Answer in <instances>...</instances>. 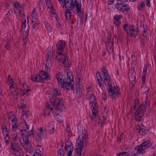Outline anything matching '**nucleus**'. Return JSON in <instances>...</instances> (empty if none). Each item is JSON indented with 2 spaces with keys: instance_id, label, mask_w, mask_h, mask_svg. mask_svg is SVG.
Listing matches in <instances>:
<instances>
[{
  "instance_id": "f257e3e1",
  "label": "nucleus",
  "mask_w": 156,
  "mask_h": 156,
  "mask_svg": "<svg viewBox=\"0 0 156 156\" xmlns=\"http://www.w3.org/2000/svg\"><path fill=\"white\" fill-rule=\"evenodd\" d=\"M146 101L147 100L142 103L140 107H139L140 102L138 100H135L133 101L134 106L132 109L134 110L136 107H138V108L135 113V118L137 121H140L144 116V114L146 111L147 108V103Z\"/></svg>"
},
{
  "instance_id": "f03ea898",
  "label": "nucleus",
  "mask_w": 156,
  "mask_h": 156,
  "mask_svg": "<svg viewBox=\"0 0 156 156\" xmlns=\"http://www.w3.org/2000/svg\"><path fill=\"white\" fill-rule=\"evenodd\" d=\"M87 140L86 136H82L81 138L80 136L77 137L76 140L75 151L77 156H84V152L82 149L83 148L84 145L86 144Z\"/></svg>"
},
{
  "instance_id": "7ed1b4c3",
  "label": "nucleus",
  "mask_w": 156,
  "mask_h": 156,
  "mask_svg": "<svg viewBox=\"0 0 156 156\" xmlns=\"http://www.w3.org/2000/svg\"><path fill=\"white\" fill-rule=\"evenodd\" d=\"M123 30L128 34L129 32L130 33V36L132 37H135L137 35V31L136 28L133 25L129 26L128 24H125L123 26Z\"/></svg>"
},
{
  "instance_id": "20e7f679",
  "label": "nucleus",
  "mask_w": 156,
  "mask_h": 156,
  "mask_svg": "<svg viewBox=\"0 0 156 156\" xmlns=\"http://www.w3.org/2000/svg\"><path fill=\"white\" fill-rule=\"evenodd\" d=\"M51 101L53 106V108H55L56 110H61L63 108H65L62 102L56 96H53V97L51 99Z\"/></svg>"
},
{
  "instance_id": "39448f33",
  "label": "nucleus",
  "mask_w": 156,
  "mask_h": 156,
  "mask_svg": "<svg viewBox=\"0 0 156 156\" xmlns=\"http://www.w3.org/2000/svg\"><path fill=\"white\" fill-rule=\"evenodd\" d=\"M80 3H78L77 0H64L61 4V5L63 7H65L66 8H67L71 9V10H73L75 8V7H76L77 5H79Z\"/></svg>"
},
{
  "instance_id": "423d86ee",
  "label": "nucleus",
  "mask_w": 156,
  "mask_h": 156,
  "mask_svg": "<svg viewBox=\"0 0 156 156\" xmlns=\"http://www.w3.org/2000/svg\"><path fill=\"white\" fill-rule=\"evenodd\" d=\"M31 16L32 17V23L33 28L34 29H38V26L39 24V21L37 17V16L35 9H34Z\"/></svg>"
},
{
  "instance_id": "0eeeda50",
  "label": "nucleus",
  "mask_w": 156,
  "mask_h": 156,
  "mask_svg": "<svg viewBox=\"0 0 156 156\" xmlns=\"http://www.w3.org/2000/svg\"><path fill=\"white\" fill-rule=\"evenodd\" d=\"M8 117L9 120L12 122V130L15 132L16 130L17 127V119L12 112L9 113Z\"/></svg>"
},
{
  "instance_id": "6e6552de",
  "label": "nucleus",
  "mask_w": 156,
  "mask_h": 156,
  "mask_svg": "<svg viewBox=\"0 0 156 156\" xmlns=\"http://www.w3.org/2000/svg\"><path fill=\"white\" fill-rule=\"evenodd\" d=\"M56 45L57 51L56 53L58 55H61L63 51L64 50L65 45V41L62 40H60L56 44Z\"/></svg>"
},
{
  "instance_id": "1a4fd4ad",
  "label": "nucleus",
  "mask_w": 156,
  "mask_h": 156,
  "mask_svg": "<svg viewBox=\"0 0 156 156\" xmlns=\"http://www.w3.org/2000/svg\"><path fill=\"white\" fill-rule=\"evenodd\" d=\"M108 92L109 95L113 98H115L120 94L118 90H113L112 85L108 87Z\"/></svg>"
},
{
  "instance_id": "9d476101",
  "label": "nucleus",
  "mask_w": 156,
  "mask_h": 156,
  "mask_svg": "<svg viewBox=\"0 0 156 156\" xmlns=\"http://www.w3.org/2000/svg\"><path fill=\"white\" fill-rule=\"evenodd\" d=\"M76 11L78 14V16L80 18L81 20L83 21L84 19V15H85V21H86L87 17V15L86 14H83V11L81 10V3L76 6Z\"/></svg>"
},
{
  "instance_id": "9b49d317",
  "label": "nucleus",
  "mask_w": 156,
  "mask_h": 156,
  "mask_svg": "<svg viewBox=\"0 0 156 156\" xmlns=\"http://www.w3.org/2000/svg\"><path fill=\"white\" fill-rule=\"evenodd\" d=\"M8 83L9 86L10 90L12 92L13 91L16 92V87L15 85V83L13 82V80L11 76L10 75L8 77Z\"/></svg>"
},
{
  "instance_id": "f8f14e48",
  "label": "nucleus",
  "mask_w": 156,
  "mask_h": 156,
  "mask_svg": "<svg viewBox=\"0 0 156 156\" xmlns=\"http://www.w3.org/2000/svg\"><path fill=\"white\" fill-rule=\"evenodd\" d=\"M21 132V136L22 137L25 144L28 145L30 143L28 138V133L26 129L20 130Z\"/></svg>"
},
{
  "instance_id": "ddd939ff",
  "label": "nucleus",
  "mask_w": 156,
  "mask_h": 156,
  "mask_svg": "<svg viewBox=\"0 0 156 156\" xmlns=\"http://www.w3.org/2000/svg\"><path fill=\"white\" fill-rule=\"evenodd\" d=\"M12 150L11 151L13 154L16 156H19L20 155L19 147L17 144L15 143H12L11 146Z\"/></svg>"
},
{
  "instance_id": "4468645a",
  "label": "nucleus",
  "mask_w": 156,
  "mask_h": 156,
  "mask_svg": "<svg viewBox=\"0 0 156 156\" xmlns=\"http://www.w3.org/2000/svg\"><path fill=\"white\" fill-rule=\"evenodd\" d=\"M2 133L4 136V139L5 141V143L8 144L9 142L8 140L9 139V137L8 136L9 132L7 127H2Z\"/></svg>"
},
{
  "instance_id": "2eb2a0df",
  "label": "nucleus",
  "mask_w": 156,
  "mask_h": 156,
  "mask_svg": "<svg viewBox=\"0 0 156 156\" xmlns=\"http://www.w3.org/2000/svg\"><path fill=\"white\" fill-rule=\"evenodd\" d=\"M41 76L39 75L40 79L43 78V81L41 83H44V80H49L51 79V78L49 76L48 73L46 71H41Z\"/></svg>"
},
{
  "instance_id": "dca6fc26",
  "label": "nucleus",
  "mask_w": 156,
  "mask_h": 156,
  "mask_svg": "<svg viewBox=\"0 0 156 156\" xmlns=\"http://www.w3.org/2000/svg\"><path fill=\"white\" fill-rule=\"evenodd\" d=\"M63 76L62 75L57 74L56 75V77L58 80V82L59 84L61 85V86H62V84L66 83V84H69V83H66V79L65 78H63Z\"/></svg>"
},
{
  "instance_id": "f3484780",
  "label": "nucleus",
  "mask_w": 156,
  "mask_h": 156,
  "mask_svg": "<svg viewBox=\"0 0 156 156\" xmlns=\"http://www.w3.org/2000/svg\"><path fill=\"white\" fill-rule=\"evenodd\" d=\"M66 83H69V84H66V83H65L64 84H62L61 87L63 89H66V91H67L68 90H70V89L69 87L71 88V89L72 90H74V85L72 84V82H67Z\"/></svg>"
},
{
  "instance_id": "a211bd4d",
  "label": "nucleus",
  "mask_w": 156,
  "mask_h": 156,
  "mask_svg": "<svg viewBox=\"0 0 156 156\" xmlns=\"http://www.w3.org/2000/svg\"><path fill=\"white\" fill-rule=\"evenodd\" d=\"M62 57H63V64H64V66L66 68L71 67L70 64H69V62L67 60L68 58L67 55L64 54L62 53Z\"/></svg>"
},
{
  "instance_id": "6ab92c4d",
  "label": "nucleus",
  "mask_w": 156,
  "mask_h": 156,
  "mask_svg": "<svg viewBox=\"0 0 156 156\" xmlns=\"http://www.w3.org/2000/svg\"><path fill=\"white\" fill-rule=\"evenodd\" d=\"M146 127L143 125H141L139 126V128L136 129L139 130V133L142 136H145L147 133V130L145 129Z\"/></svg>"
},
{
  "instance_id": "aec40b11",
  "label": "nucleus",
  "mask_w": 156,
  "mask_h": 156,
  "mask_svg": "<svg viewBox=\"0 0 156 156\" xmlns=\"http://www.w3.org/2000/svg\"><path fill=\"white\" fill-rule=\"evenodd\" d=\"M14 5V12L16 16L19 17L20 16V6L19 3L17 2L13 3Z\"/></svg>"
},
{
  "instance_id": "412c9836",
  "label": "nucleus",
  "mask_w": 156,
  "mask_h": 156,
  "mask_svg": "<svg viewBox=\"0 0 156 156\" xmlns=\"http://www.w3.org/2000/svg\"><path fill=\"white\" fill-rule=\"evenodd\" d=\"M67 74L66 82H71L73 81V74L69 71V69H67L66 71Z\"/></svg>"
},
{
  "instance_id": "4be33fe9",
  "label": "nucleus",
  "mask_w": 156,
  "mask_h": 156,
  "mask_svg": "<svg viewBox=\"0 0 156 156\" xmlns=\"http://www.w3.org/2000/svg\"><path fill=\"white\" fill-rule=\"evenodd\" d=\"M65 9V15L66 19L67 20H69L71 17V12L70 11L72 10H71V9L69 8H66Z\"/></svg>"
},
{
  "instance_id": "5701e85b",
  "label": "nucleus",
  "mask_w": 156,
  "mask_h": 156,
  "mask_svg": "<svg viewBox=\"0 0 156 156\" xmlns=\"http://www.w3.org/2000/svg\"><path fill=\"white\" fill-rule=\"evenodd\" d=\"M116 8L118 10L122 12L126 11L128 12V9H123L122 5L120 3H117L115 5Z\"/></svg>"
},
{
  "instance_id": "b1692460",
  "label": "nucleus",
  "mask_w": 156,
  "mask_h": 156,
  "mask_svg": "<svg viewBox=\"0 0 156 156\" xmlns=\"http://www.w3.org/2000/svg\"><path fill=\"white\" fill-rule=\"evenodd\" d=\"M21 14H22V22L26 23V18L24 15V9L23 8L22 5L20 4V16L21 15Z\"/></svg>"
},
{
  "instance_id": "393cba45",
  "label": "nucleus",
  "mask_w": 156,
  "mask_h": 156,
  "mask_svg": "<svg viewBox=\"0 0 156 156\" xmlns=\"http://www.w3.org/2000/svg\"><path fill=\"white\" fill-rule=\"evenodd\" d=\"M121 16L116 15L114 17V23L118 26L119 27L120 23L119 22V20L121 18Z\"/></svg>"
},
{
  "instance_id": "a878e982",
  "label": "nucleus",
  "mask_w": 156,
  "mask_h": 156,
  "mask_svg": "<svg viewBox=\"0 0 156 156\" xmlns=\"http://www.w3.org/2000/svg\"><path fill=\"white\" fill-rule=\"evenodd\" d=\"M104 76V80L107 81V83L106 82H105V84H107L108 87L111 86V85H110V83L111 80L110 76L108 74Z\"/></svg>"
},
{
  "instance_id": "bb28decb",
  "label": "nucleus",
  "mask_w": 156,
  "mask_h": 156,
  "mask_svg": "<svg viewBox=\"0 0 156 156\" xmlns=\"http://www.w3.org/2000/svg\"><path fill=\"white\" fill-rule=\"evenodd\" d=\"M22 24L21 26L22 32L23 34H25L26 31H27V33L28 34V27L26 26V23L22 22Z\"/></svg>"
},
{
  "instance_id": "cd10ccee",
  "label": "nucleus",
  "mask_w": 156,
  "mask_h": 156,
  "mask_svg": "<svg viewBox=\"0 0 156 156\" xmlns=\"http://www.w3.org/2000/svg\"><path fill=\"white\" fill-rule=\"evenodd\" d=\"M141 144L143 147H144L145 148H148L151 146L152 143H151L150 141L147 140Z\"/></svg>"
},
{
  "instance_id": "c85d7f7f",
  "label": "nucleus",
  "mask_w": 156,
  "mask_h": 156,
  "mask_svg": "<svg viewBox=\"0 0 156 156\" xmlns=\"http://www.w3.org/2000/svg\"><path fill=\"white\" fill-rule=\"evenodd\" d=\"M21 105H20V109L22 110L25 109L27 106V103L26 101L24 100H22L21 102Z\"/></svg>"
},
{
  "instance_id": "c756f323",
  "label": "nucleus",
  "mask_w": 156,
  "mask_h": 156,
  "mask_svg": "<svg viewBox=\"0 0 156 156\" xmlns=\"http://www.w3.org/2000/svg\"><path fill=\"white\" fill-rule=\"evenodd\" d=\"M28 35V34L27 33V31L25 32V34H23L22 36L23 38V41L24 44L25 45L27 43V36Z\"/></svg>"
},
{
  "instance_id": "7c9ffc66",
  "label": "nucleus",
  "mask_w": 156,
  "mask_h": 156,
  "mask_svg": "<svg viewBox=\"0 0 156 156\" xmlns=\"http://www.w3.org/2000/svg\"><path fill=\"white\" fill-rule=\"evenodd\" d=\"M136 73L133 72L129 77V80L130 81H134L136 79L135 76Z\"/></svg>"
},
{
  "instance_id": "2f4dec72",
  "label": "nucleus",
  "mask_w": 156,
  "mask_h": 156,
  "mask_svg": "<svg viewBox=\"0 0 156 156\" xmlns=\"http://www.w3.org/2000/svg\"><path fill=\"white\" fill-rule=\"evenodd\" d=\"M130 153L128 152H123L118 153L117 156H129Z\"/></svg>"
},
{
  "instance_id": "473e14b6",
  "label": "nucleus",
  "mask_w": 156,
  "mask_h": 156,
  "mask_svg": "<svg viewBox=\"0 0 156 156\" xmlns=\"http://www.w3.org/2000/svg\"><path fill=\"white\" fill-rule=\"evenodd\" d=\"M112 39L111 38H109V37H108L107 39V40L106 41L105 46H112V42H111V40Z\"/></svg>"
},
{
  "instance_id": "72a5a7b5",
  "label": "nucleus",
  "mask_w": 156,
  "mask_h": 156,
  "mask_svg": "<svg viewBox=\"0 0 156 156\" xmlns=\"http://www.w3.org/2000/svg\"><path fill=\"white\" fill-rule=\"evenodd\" d=\"M28 111H23L22 112V119L24 121V118H26L27 116V113L28 112Z\"/></svg>"
},
{
  "instance_id": "f704fd0d",
  "label": "nucleus",
  "mask_w": 156,
  "mask_h": 156,
  "mask_svg": "<svg viewBox=\"0 0 156 156\" xmlns=\"http://www.w3.org/2000/svg\"><path fill=\"white\" fill-rule=\"evenodd\" d=\"M95 100H96L95 96L93 94H91L90 98V101H91L90 102V104L93 105V104L94 103V101Z\"/></svg>"
},
{
  "instance_id": "c9c22d12",
  "label": "nucleus",
  "mask_w": 156,
  "mask_h": 156,
  "mask_svg": "<svg viewBox=\"0 0 156 156\" xmlns=\"http://www.w3.org/2000/svg\"><path fill=\"white\" fill-rule=\"evenodd\" d=\"M43 81V78L40 79V78L39 75H35V77L34 79V81L35 82H42Z\"/></svg>"
},
{
  "instance_id": "e433bc0d",
  "label": "nucleus",
  "mask_w": 156,
  "mask_h": 156,
  "mask_svg": "<svg viewBox=\"0 0 156 156\" xmlns=\"http://www.w3.org/2000/svg\"><path fill=\"white\" fill-rule=\"evenodd\" d=\"M145 4L143 2H141L137 6V8L138 10H142V8L145 7Z\"/></svg>"
},
{
  "instance_id": "4c0bfd02",
  "label": "nucleus",
  "mask_w": 156,
  "mask_h": 156,
  "mask_svg": "<svg viewBox=\"0 0 156 156\" xmlns=\"http://www.w3.org/2000/svg\"><path fill=\"white\" fill-rule=\"evenodd\" d=\"M30 90V89H21V91L20 92V94H21L22 95H24L26 93Z\"/></svg>"
},
{
  "instance_id": "58836bf2",
  "label": "nucleus",
  "mask_w": 156,
  "mask_h": 156,
  "mask_svg": "<svg viewBox=\"0 0 156 156\" xmlns=\"http://www.w3.org/2000/svg\"><path fill=\"white\" fill-rule=\"evenodd\" d=\"M42 139V135L41 134H38L36 138V140L38 142H40L41 141Z\"/></svg>"
},
{
  "instance_id": "ea45409f",
  "label": "nucleus",
  "mask_w": 156,
  "mask_h": 156,
  "mask_svg": "<svg viewBox=\"0 0 156 156\" xmlns=\"http://www.w3.org/2000/svg\"><path fill=\"white\" fill-rule=\"evenodd\" d=\"M60 94V93L58 91L57 89H55L53 91V94H52V96L53 97L59 95Z\"/></svg>"
},
{
  "instance_id": "a19ab883",
  "label": "nucleus",
  "mask_w": 156,
  "mask_h": 156,
  "mask_svg": "<svg viewBox=\"0 0 156 156\" xmlns=\"http://www.w3.org/2000/svg\"><path fill=\"white\" fill-rule=\"evenodd\" d=\"M101 71L103 73L104 76L108 75L106 69L104 67H102L101 69Z\"/></svg>"
},
{
  "instance_id": "79ce46f5",
  "label": "nucleus",
  "mask_w": 156,
  "mask_h": 156,
  "mask_svg": "<svg viewBox=\"0 0 156 156\" xmlns=\"http://www.w3.org/2000/svg\"><path fill=\"white\" fill-rule=\"evenodd\" d=\"M44 24L46 29H47L48 32L49 33L50 32H51L52 30L50 27L49 25L46 22Z\"/></svg>"
},
{
  "instance_id": "37998d69",
  "label": "nucleus",
  "mask_w": 156,
  "mask_h": 156,
  "mask_svg": "<svg viewBox=\"0 0 156 156\" xmlns=\"http://www.w3.org/2000/svg\"><path fill=\"white\" fill-rule=\"evenodd\" d=\"M47 2H46V4L48 6V7L49 9L51 8V6H52V4L51 0H47Z\"/></svg>"
},
{
  "instance_id": "c03bdc74",
  "label": "nucleus",
  "mask_w": 156,
  "mask_h": 156,
  "mask_svg": "<svg viewBox=\"0 0 156 156\" xmlns=\"http://www.w3.org/2000/svg\"><path fill=\"white\" fill-rule=\"evenodd\" d=\"M96 75L97 77H100V79L98 78L97 79V81H99V80H101V81H103V79L102 78L101 76V73L99 71H97L96 73Z\"/></svg>"
},
{
  "instance_id": "a18cd8bd",
  "label": "nucleus",
  "mask_w": 156,
  "mask_h": 156,
  "mask_svg": "<svg viewBox=\"0 0 156 156\" xmlns=\"http://www.w3.org/2000/svg\"><path fill=\"white\" fill-rule=\"evenodd\" d=\"M107 51L108 53H110L112 52V46H105Z\"/></svg>"
},
{
  "instance_id": "49530a36",
  "label": "nucleus",
  "mask_w": 156,
  "mask_h": 156,
  "mask_svg": "<svg viewBox=\"0 0 156 156\" xmlns=\"http://www.w3.org/2000/svg\"><path fill=\"white\" fill-rule=\"evenodd\" d=\"M73 147H72L69 148V150L67 154L68 156H71V155L72 154V153L73 151Z\"/></svg>"
},
{
  "instance_id": "de8ad7c7",
  "label": "nucleus",
  "mask_w": 156,
  "mask_h": 156,
  "mask_svg": "<svg viewBox=\"0 0 156 156\" xmlns=\"http://www.w3.org/2000/svg\"><path fill=\"white\" fill-rule=\"evenodd\" d=\"M37 152H42V151H43V148L41 146L39 145H38L37 146Z\"/></svg>"
},
{
  "instance_id": "09e8293b",
  "label": "nucleus",
  "mask_w": 156,
  "mask_h": 156,
  "mask_svg": "<svg viewBox=\"0 0 156 156\" xmlns=\"http://www.w3.org/2000/svg\"><path fill=\"white\" fill-rule=\"evenodd\" d=\"M143 29L144 30V31L143 32V36L144 37H146L147 35V34L146 33V32L147 31V29L146 28V29H145V28L144 27V26L143 25Z\"/></svg>"
},
{
  "instance_id": "8fccbe9b",
  "label": "nucleus",
  "mask_w": 156,
  "mask_h": 156,
  "mask_svg": "<svg viewBox=\"0 0 156 156\" xmlns=\"http://www.w3.org/2000/svg\"><path fill=\"white\" fill-rule=\"evenodd\" d=\"M69 144H65V149L66 150V151H68L69 150V148L72 147H73V145H68Z\"/></svg>"
},
{
  "instance_id": "3c124183",
  "label": "nucleus",
  "mask_w": 156,
  "mask_h": 156,
  "mask_svg": "<svg viewBox=\"0 0 156 156\" xmlns=\"http://www.w3.org/2000/svg\"><path fill=\"white\" fill-rule=\"evenodd\" d=\"M143 147L141 145V144L139 146H137L136 147H135V150H136L137 149H138L143 151L144 150V149L145 148H143Z\"/></svg>"
},
{
  "instance_id": "603ef678",
  "label": "nucleus",
  "mask_w": 156,
  "mask_h": 156,
  "mask_svg": "<svg viewBox=\"0 0 156 156\" xmlns=\"http://www.w3.org/2000/svg\"><path fill=\"white\" fill-rule=\"evenodd\" d=\"M88 6L91 8L93 6V0H89L88 1Z\"/></svg>"
},
{
  "instance_id": "864d4df0",
  "label": "nucleus",
  "mask_w": 156,
  "mask_h": 156,
  "mask_svg": "<svg viewBox=\"0 0 156 156\" xmlns=\"http://www.w3.org/2000/svg\"><path fill=\"white\" fill-rule=\"evenodd\" d=\"M12 137L14 141H16L18 139V136L16 134L14 133L12 135Z\"/></svg>"
},
{
  "instance_id": "5fc2aeb1",
  "label": "nucleus",
  "mask_w": 156,
  "mask_h": 156,
  "mask_svg": "<svg viewBox=\"0 0 156 156\" xmlns=\"http://www.w3.org/2000/svg\"><path fill=\"white\" fill-rule=\"evenodd\" d=\"M80 82H78L76 87V91L82 90V89L80 87Z\"/></svg>"
},
{
  "instance_id": "6e6d98bb",
  "label": "nucleus",
  "mask_w": 156,
  "mask_h": 156,
  "mask_svg": "<svg viewBox=\"0 0 156 156\" xmlns=\"http://www.w3.org/2000/svg\"><path fill=\"white\" fill-rule=\"evenodd\" d=\"M23 89H25V90H26V89H30V87H28V86L27 85V84L26 83H24L23 84Z\"/></svg>"
},
{
  "instance_id": "4d7b16f0",
  "label": "nucleus",
  "mask_w": 156,
  "mask_h": 156,
  "mask_svg": "<svg viewBox=\"0 0 156 156\" xmlns=\"http://www.w3.org/2000/svg\"><path fill=\"white\" fill-rule=\"evenodd\" d=\"M147 41V39L146 38H143L141 39L140 43L141 44H142L144 45V44Z\"/></svg>"
},
{
  "instance_id": "13d9d810",
  "label": "nucleus",
  "mask_w": 156,
  "mask_h": 156,
  "mask_svg": "<svg viewBox=\"0 0 156 156\" xmlns=\"http://www.w3.org/2000/svg\"><path fill=\"white\" fill-rule=\"evenodd\" d=\"M102 97L104 101L107 100V96L105 93H103L102 94Z\"/></svg>"
},
{
  "instance_id": "bf43d9fd",
  "label": "nucleus",
  "mask_w": 156,
  "mask_h": 156,
  "mask_svg": "<svg viewBox=\"0 0 156 156\" xmlns=\"http://www.w3.org/2000/svg\"><path fill=\"white\" fill-rule=\"evenodd\" d=\"M94 106L93 107V108L94 110L95 111L96 109L98 108V104L97 102H95L94 103Z\"/></svg>"
},
{
  "instance_id": "052dcab7",
  "label": "nucleus",
  "mask_w": 156,
  "mask_h": 156,
  "mask_svg": "<svg viewBox=\"0 0 156 156\" xmlns=\"http://www.w3.org/2000/svg\"><path fill=\"white\" fill-rule=\"evenodd\" d=\"M76 93L78 94V96L80 98L81 97L82 94V90L76 91Z\"/></svg>"
},
{
  "instance_id": "680f3d73",
  "label": "nucleus",
  "mask_w": 156,
  "mask_h": 156,
  "mask_svg": "<svg viewBox=\"0 0 156 156\" xmlns=\"http://www.w3.org/2000/svg\"><path fill=\"white\" fill-rule=\"evenodd\" d=\"M137 153L139 154H143L145 153L144 150L143 151L138 149H137Z\"/></svg>"
},
{
  "instance_id": "e2e57ef3",
  "label": "nucleus",
  "mask_w": 156,
  "mask_h": 156,
  "mask_svg": "<svg viewBox=\"0 0 156 156\" xmlns=\"http://www.w3.org/2000/svg\"><path fill=\"white\" fill-rule=\"evenodd\" d=\"M123 8V7H126V8H125L124 9H128V12L130 10V7L129 6V5L127 4H125L124 5H122Z\"/></svg>"
},
{
  "instance_id": "0e129e2a",
  "label": "nucleus",
  "mask_w": 156,
  "mask_h": 156,
  "mask_svg": "<svg viewBox=\"0 0 156 156\" xmlns=\"http://www.w3.org/2000/svg\"><path fill=\"white\" fill-rule=\"evenodd\" d=\"M122 139V135H121L120 136L118 137L117 139V140L118 142L120 143L121 140Z\"/></svg>"
},
{
  "instance_id": "69168bd1",
  "label": "nucleus",
  "mask_w": 156,
  "mask_h": 156,
  "mask_svg": "<svg viewBox=\"0 0 156 156\" xmlns=\"http://www.w3.org/2000/svg\"><path fill=\"white\" fill-rule=\"evenodd\" d=\"M98 84L99 85L100 87H104V84H103V82L102 83H101V80H99V81H98Z\"/></svg>"
},
{
  "instance_id": "338daca9",
  "label": "nucleus",
  "mask_w": 156,
  "mask_h": 156,
  "mask_svg": "<svg viewBox=\"0 0 156 156\" xmlns=\"http://www.w3.org/2000/svg\"><path fill=\"white\" fill-rule=\"evenodd\" d=\"M146 5L148 7H150L151 6L150 0H146Z\"/></svg>"
},
{
  "instance_id": "774afa93",
  "label": "nucleus",
  "mask_w": 156,
  "mask_h": 156,
  "mask_svg": "<svg viewBox=\"0 0 156 156\" xmlns=\"http://www.w3.org/2000/svg\"><path fill=\"white\" fill-rule=\"evenodd\" d=\"M69 144V145H73L72 144V143L71 142V141L69 140H66V141L65 143V144Z\"/></svg>"
}]
</instances>
